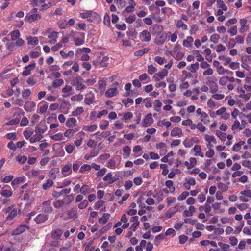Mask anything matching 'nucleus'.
<instances>
[{
	"mask_svg": "<svg viewBox=\"0 0 251 251\" xmlns=\"http://www.w3.org/2000/svg\"><path fill=\"white\" fill-rule=\"evenodd\" d=\"M80 17L82 18H87L89 22H98L100 20V16L95 12L89 10L84 11L80 13Z\"/></svg>",
	"mask_w": 251,
	"mask_h": 251,
	"instance_id": "nucleus-1",
	"label": "nucleus"
},
{
	"mask_svg": "<svg viewBox=\"0 0 251 251\" xmlns=\"http://www.w3.org/2000/svg\"><path fill=\"white\" fill-rule=\"evenodd\" d=\"M71 85L75 87L76 90H81L86 88L83 83V78L80 76H76L71 81Z\"/></svg>",
	"mask_w": 251,
	"mask_h": 251,
	"instance_id": "nucleus-2",
	"label": "nucleus"
},
{
	"mask_svg": "<svg viewBox=\"0 0 251 251\" xmlns=\"http://www.w3.org/2000/svg\"><path fill=\"white\" fill-rule=\"evenodd\" d=\"M46 2V0H33L31 4L33 6L40 7L41 10H45L49 8L51 4V3L48 2Z\"/></svg>",
	"mask_w": 251,
	"mask_h": 251,
	"instance_id": "nucleus-3",
	"label": "nucleus"
},
{
	"mask_svg": "<svg viewBox=\"0 0 251 251\" xmlns=\"http://www.w3.org/2000/svg\"><path fill=\"white\" fill-rule=\"evenodd\" d=\"M24 44V40L22 38H20L7 44V48L10 50L13 51L16 50L17 48L21 47Z\"/></svg>",
	"mask_w": 251,
	"mask_h": 251,
	"instance_id": "nucleus-4",
	"label": "nucleus"
},
{
	"mask_svg": "<svg viewBox=\"0 0 251 251\" xmlns=\"http://www.w3.org/2000/svg\"><path fill=\"white\" fill-rule=\"evenodd\" d=\"M153 121L152 114L151 113H149L143 119L141 123V126L143 127H149L153 123Z\"/></svg>",
	"mask_w": 251,
	"mask_h": 251,
	"instance_id": "nucleus-5",
	"label": "nucleus"
},
{
	"mask_svg": "<svg viewBox=\"0 0 251 251\" xmlns=\"http://www.w3.org/2000/svg\"><path fill=\"white\" fill-rule=\"evenodd\" d=\"M35 62L33 61L27 66L25 67L22 72V75L25 76L29 75L31 74V71L35 68Z\"/></svg>",
	"mask_w": 251,
	"mask_h": 251,
	"instance_id": "nucleus-6",
	"label": "nucleus"
},
{
	"mask_svg": "<svg viewBox=\"0 0 251 251\" xmlns=\"http://www.w3.org/2000/svg\"><path fill=\"white\" fill-rule=\"evenodd\" d=\"M139 38L143 42H149L151 39V34L148 30H144L140 33Z\"/></svg>",
	"mask_w": 251,
	"mask_h": 251,
	"instance_id": "nucleus-7",
	"label": "nucleus"
},
{
	"mask_svg": "<svg viewBox=\"0 0 251 251\" xmlns=\"http://www.w3.org/2000/svg\"><path fill=\"white\" fill-rule=\"evenodd\" d=\"M95 99L94 94L92 91L89 92L85 95L84 99L85 103L87 105L93 104L95 102Z\"/></svg>",
	"mask_w": 251,
	"mask_h": 251,
	"instance_id": "nucleus-8",
	"label": "nucleus"
},
{
	"mask_svg": "<svg viewBox=\"0 0 251 251\" xmlns=\"http://www.w3.org/2000/svg\"><path fill=\"white\" fill-rule=\"evenodd\" d=\"M71 108L70 103L66 101H63L60 105V109L61 112L67 114Z\"/></svg>",
	"mask_w": 251,
	"mask_h": 251,
	"instance_id": "nucleus-9",
	"label": "nucleus"
},
{
	"mask_svg": "<svg viewBox=\"0 0 251 251\" xmlns=\"http://www.w3.org/2000/svg\"><path fill=\"white\" fill-rule=\"evenodd\" d=\"M168 71L167 70L164 69L157 73L154 75L153 78L155 81H159L161 79H163L168 75Z\"/></svg>",
	"mask_w": 251,
	"mask_h": 251,
	"instance_id": "nucleus-10",
	"label": "nucleus"
},
{
	"mask_svg": "<svg viewBox=\"0 0 251 251\" xmlns=\"http://www.w3.org/2000/svg\"><path fill=\"white\" fill-rule=\"evenodd\" d=\"M41 18V16L39 14L35 13L26 15L25 18V20L29 23H32L33 21H38L40 20Z\"/></svg>",
	"mask_w": 251,
	"mask_h": 251,
	"instance_id": "nucleus-11",
	"label": "nucleus"
},
{
	"mask_svg": "<svg viewBox=\"0 0 251 251\" xmlns=\"http://www.w3.org/2000/svg\"><path fill=\"white\" fill-rule=\"evenodd\" d=\"M71 189L70 188L63 189L59 192L54 190L52 191V196L54 198H57L60 197L61 196H62L63 194H67L70 193L71 192Z\"/></svg>",
	"mask_w": 251,
	"mask_h": 251,
	"instance_id": "nucleus-12",
	"label": "nucleus"
},
{
	"mask_svg": "<svg viewBox=\"0 0 251 251\" xmlns=\"http://www.w3.org/2000/svg\"><path fill=\"white\" fill-rule=\"evenodd\" d=\"M36 106V103L32 101L26 102L24 105V109L27 112H31L34 110Z\"/></svg>",
	"mask_w": 251,
	"mask_h": 251,
	"instance_id": "nucleus-13",
	"label": "nucleus"
},
{
	"mask_svg": "<svg viewBox=\"0 0 251 251\" xmlns=\"http://www.w3.org/2000/svg\"><path fill=\"white\" fill-rule=\"evenodd\" d=\"M27 227V226L25 224L21 225L12 231V235H18L24 232Z\"/></svg>",
	"mask_w": 251,
	"mask_h": 251,
	"instance_id": "nucleus-14",
	"label": "nucleus"
},
{
	"mask_svg": "<svg viewBox=\"0 0 251 251\" xmlns=\"http://www.w3.org/2000/svg\"><path fill=\"white\" fill-rule=\"evenodd\" d=\"M78 37H75L74 39L75 45L76 46H80L84 43L85 34L84 33H79Z\"/></svg>",
	"mask_w": 251,
	"mask_h": 251,
	"instance_id": "nucleus-15",
	"label": "nucleus"
},
{
	"mask_svg": "<svg viewBox=\"0 0 251 251\" xmlns=\"http://www.w3.org/2000/svg\"><path fill=\"white\" fill-rule=\"evenodd\" d=\"M42 209L46 213L51 212L53 209L51 206V201L48 200L44 201L42 204Z\"/></svg>",
	"mask_w": 251,
	"mask_h": 251,
	"instance_id": "nucleus-16",
	"label": "nucleus"
},
{
	"mask_svg": "<svg viewBox=\"0 0 251 251\" xmlns=\"http://www.w3.org/2000/svg\"><path fill=\"white\" fill-rule=\"evenodd\" d=\"M247 21L245 19H242L240 20L241 27L239 29L240 32L243 33L249 30V26L247 25Z\"/></svg>",
	"mask_w": 251,
	"mask_h": 251,
	"instance_id": "nucleus-17",
	"label": "nucleus"
},
{
	"mask_svg": "<svg viewBox=\"0 0 251 251\" xmlns=\"http://www.w3.org/2000/svg\"><path fill=\"white\" fill-rule=\"evenodd\" d=\"M193 151L195 152L194 155L196 156H200L202 158L204 157V154L202 152L201 146L199 145H196L194 146Z\"/></svg>",
	"mask_w": 251,
	"mask_h": 251,
	"instance_id": "nucleus-18",
	"label": "nucleus"
},
{
	"mask_svg": "<svg viewBox=\"0 0 251 251\" xmlns=\"http://www.w3.org/2000/svg\"><path fill=\"white\" fill-rule=\"evenodd\" d=\"M183 135L182 129L179 127L174 128L171 132V135L172 137L178 136V137H180L182 136Z\"/></svg>",
	"mask_w": 251,
	"mask_h": 251,
	"instance_id": "nucleus-19",
	"label": "nucleus"
},
{
	"mask_svg": "<svg viewBox=\"0 0 251 251\" xmlns=\"http://www.w3.org/2000/svg\"><path fill=\"white\" fill-rule=\"evenodd\" d=\"M169 54L171 55L175 59L180 60L184 56V53L180 51L175 52V51H169Z\"/></svg>",
	"mask_w": 251,
	"mask_h": 251,
	"instance_id": "nucleus-20",
	"label": "nucleus"
},
{
	"mask_svg": "<svg viewBox=\"0 0 251 251\" xmlns=\"http://www.w3.org/2000/svg\"><path fill=\"white\" fill-rule=\"evenodd\" d=\"M72 87L69 85H66L62 89V92L63 93L62 96L64 98H67L72 94Z\"/></svg>",
	"mask_w": 251,
	"mask_h": 251,
	"instance_id": "nucleus-21",
	"label": "nucleus"
},
{
	"mask_svg": "<svg viewBox=\"0 0 251 251\" xmlns=\"http://www.w3.org/2000/svg\"><path fill=\"white\" fill-rule=\"evenodd\" d=\"M61 172L64 176H66L70 175L72 173L71 164H70L65 165L62 168Z\"/></svg>",
	"mask_w": 251,
	"mask_h": 251,
	"instance_id": "nucleus-22",
	"label": "nucleus"
},
{
	"mask_svg": "<svg viewBox=\"0 0 251 251\" xmlns=\"http://www.w3.org/2000/svg\"><path fill=\"white\" fill-rule=\"evenodd\" d=\"M118 94V90L116 88L108 89L105 93V95L107 98H111Z\"/></svg>",
	"mask_w": 251,
	"mask_h": 251,
	"instance_id": "nucleus-23",
	"label": "nucleus"
},
{
	"mask_svg": "<svg viewBox=\"0 0 251 251\" xmlns=\"http://www.w3.org/2000/svg\"><path fill=\"white\" fill-rule=\"evenodd\" d=\"M50 137L52 140H53L55 141H60L64 139L63 134L61 132H59L55 134H51L50 135Z\"/></svg>",
	"mask_w": 251,
	"mask_h": 251,
	"instance_id": "nucleus-24",
	"label": "nucleus"
},
{
	"mask_svg": "<svg viewBox=\"0 0 251 251\" xmlns=\"http://www.w3.org/2000/svg\"><path fill=\"white\" fill-rule=\"evenodd\" d=\"M95 190L94 189H90L88 185H83L80 190V192L83 195H86L88 193H91L94 192Z\"/></svg>",
	"mask_w": 251,
	"mask_h": 251,
	"instance_id": "nucleus-25",
	"label": "nucleus"
},
{
	"mask_svg": "<svg viewBox=\"0 0 251 251\" xmlns=\"http://www.w3.org/2000/svg\"><path fill=\"white\" fill-rule=\"evenodd\" d=\"M244 126H242L239 121L235 120L232 126L231 129L232 130H241L244 128Z\"/></svg>",
	"mask_w": 251,
	"mask_h": 251,
	"instance_id": "nucleus-26",
	"label": "nucleus"
},
{
	"mask_svg": "<svg viewBox=\"0 0 251 251\" xmlns=\"http://www.w3.org/2000/svg\"><path fill=\"white\" fill-rule=\"evenodd\" d=\"M245 144V142L243 141H240L235 143L232 148V151L234 152H238Z\"/></svg>",
	"mask_w": 251,
	"mask_h": 251,
	"instance_id": "nucleus-27",
	"label": "nucleus"
},
{
	"mask_svg": "<svg viewBox=\"0 0 251 251\" xmlns=\"http://www.w3.org/2000/svg\"><path fill=\"white\" fill-rule=\"evenodd\" d=\"M76 122L77 121L75 118H70L66 122V126L67 127H73L76 125Z\"/></svg>",
	"mask_w": 251,
	"mask_h": 251,
	"instance_id": "nucleus-28",
	"label": "nucleus"
},
{
	"mask_svg": "<svg viewBox=\"0 0 251 251\" xmlns=\"http://www.w3.org/2000/svg\"><path fill=\"white\" fill-rule=\"evenodd\" d=\"M27 44L28 45H31L36 46L39 43V40L36 37H33L31 36H29L27 37Z\"/></svg>",
	"mask_w": 251,
	"mask_h": 251,
	"instance_id": "nucleus-29",
	"label": "nucleus"
},
{
	"mask_svg": "<svg viewBox=\"0 0 251 251\" xmlns=\"http://www.w3.org/2000/svg\"><path fill=\"white\" fill-rule=\"evenodd\" d=\"M119 165V163H117L114 159H111L108 161L106 166L111 169H115L118 167Z\"/></svg>",
	"mask_w": 251,
	"mask_h": 251,
	"instance_id": "nucleus-30",
	"label": "nucleus"
},
{
	"mask_svg": "<svg viewBox=\"0 0 251 251\" xmlns=\"http://www.w3.org/2000/svg\"><path fill=\"white\" fill-rule=\"evenodd\" d=\"M0 194L2 196L5 198H9L12 196V192L10 189H5L3 188L0 191Z\"/></svg>",
	"mask_w": 251,
	"mask_h": 251,
	"instance_id": "nucleus-31",
	"label": "nucleus"
},
{
	"mask_svg": "<svg viewBox=\"0 0 251 251\" xmlns=\"http://www.w3.org/2000/svg\"><path fill=\"white\" fill-rule=\"evenodd\" d=\"M25 179V177H19L15 178L11 182V185L13 187L18 185V184L23 183Z\"/></svg>",
	"mask_w": 251,
	"mask_h": 251,
	"instance_id": "nucleus-32",
	"label": "nucleus"
},
{
	"mask_svg": "<svg viewBox=\"0 0 251 251\" xmlns=\"http://www.w3.org/2000/svg\"><path fill=\"white\" fill-rule=\"evenodd\" d=\"M48 217L45 214H39L35 218V221L37 223H41L45 222L47 220Z\"/></svg>",
	"mask_w": 251,
	"mask_h": 251,
	"instance_id": "nucleus-33",
	"label": "nucleus"
},
{
	"mask_svg": "<svg viewBox=\"0 0 251 251\" xmlns=\"http://www.w3.org/2000/svg\"><path fill=\"white\" fill-rule=\"evenodd\" d=\"M193 41V38L192 37L188 36L186 39L183 40V45L185 47L189 48L191 46Z\"/></svg>",
	"mask_w": 251,
	"mask_h": 251,
	"instance_id": "nucleus-34",
	"label": "nucleus"
},
{
	"mask_svg": "<svg viewBox=\"0 0 251 251\" xmlns=\"http://www.w3.org/2000/svg\"><path fill=\"white\" fill-rule=\"evenodd\" d=\"M195 138H193L192 139H188L186 138L183 142V145L184 146L185 148H190L192 147L194 144L193 139Z\"/></svg>",
	"mask_w": 251,
	"mask_h": 251,
	"instance_id": "nucleus-35",
	"label": "nucleus"
},
{
	"mask_svg": "<svg viewBox=\"0 0 251 251\" xmlns=\"http://www.w3.org/2000/svg\"><path fill=\"white\" fill-rule=\"evenodd\" d=\"M104 181L107 182L109 184H112L115 181L114 177H113L111 173H107L103 178Z\"/></svg>",
	"mask_w": 251,
	"mask_h": 251,
	"instance_id": "nucleus-36",
	"label": "nucleus"
},
{
	"mask_svg": "<svg viewBox=\"0 0 251 251\" xmlns=\"http://www.w3.org/2000/svg\"><path fill=\"white\" fill-rule=\"evenodd\" d=\"M53 183L52 180L48 179L47 180L46 182L43 184L42 188L44 190H47L53 185Z\"/></svg>",
	"mask_w": 251,
	"mask_h": 251,
	"instance_id": "nucleus-37",
	"label": "nucleus"
},
{
	"mask_svg": "<svg viewBox=\"0 0 251 251\" xmlns=\"http://www.w3.org/2000/svg\"><path fill=\"white\" fill-rule=\"evenodd\" d=\"M43 138V136H40L38 134L32 135L31 137L29 139V142L31 143H34L36 142L40 141Z\"/></svg>",
	"mask_w": 251,
	"mask_h": 251,
	"instance_id": "nucleus-38",
	"label": "nucleus"
},
{
	"mask_svg": "<svg viewBox=\"0 0 251 251\" xmlns=\"http://www.w3.org/2000/svg\"><path fill=\"white\" fill-rule=\"evenodd\" d=\"M62 232L61 230L56 229L53 231L51 234V237L54 239H59L61 237Z\"/></svg>",
	"mask_w": 251,
	"mask_h": 251,
	"instance_id": "nucleus-39",
	"label": "nucleus"
},
{
	"mask_svg": "<svg viewBox=\"0 0 251 251\" xmlns=\"http://www.w3.org/2000/svg\"><path fill=\"white\" fill-rule=\"evenodd\" d=\"M84 111V108L82 107H78L75 110L72 112V115L73 116L77 117Z\"/></svg>",
	"mask_w": 251,
	"mask_h": 251,
	"instance_id": "nucleus-40",
	"label": "nucleus"
},
{
	"mask_svg": "<svg viewBox=\"0 0 251 251\" xmlns=\"http://www.w3.org/2000/svg\"><path fill=\"white\" fill-rule=\"evenodd\" d=\"M110 215L108 213H104L102 217L99 218V222L100 224H104L106 223L109 219Z\"/></svg>",
	"mask_w": 251,
	"mask_h": 251,
	"instance_id": "nucleus-41",
	"label": "nucleus"
},
{
	"mask_svg": "<svg viewBox=\"0 0 251 251\" xmlns=\"http://www.w3.org/2000/svg\"><path fill=\"white\" fill-rule=\"evenodd\" d=\"M205 140L207 142L213 143V144H217L216 139L214 136L206 134L205 135Z\"/></svg>",
	"mask_w": 251,
	"mask_h": 251,
	"instance_id": "nucleus-42",
	"label": "nucleus"
},
{
	"mask_svg": "<svg viewBox=\"0 0 251 251\" xmlns=\"http://www.w3.org/2000/svg\"><path fill=\"white\" fill-rule=\"evenodd\" d=\"M11 36V40L12 41H14L15 40L20 39V33L19 30H15L11 32L10 33Z\"/></svg>",
	"mask_w": 251,
	"mask_h": 251,
	"instance_id": "nucleus-43",
	"label": "nucleus"
},
{
	"mask_svg": "<svg viewBox=\"0 0 251 251\" xmlns=\"http://www.w3.org/2000/svg\"><path fill=\"white\" fill-rule=\"evenodd\" d=\"M166 186L170 189V192L173 193L175 191V188L173 186L174 183L172 180H168L165 182Z\"/></svg>",
	"mask_w": 251,
	"mask_h": 251,
	"instance_id": "nucleus-44",
	"label": "nucleus"
},
{
	"mask_svg": "<svg viewBox=\"0 0 251 251\" xmlns=\"http://www.w3.org/2000/svg\"><path fill=\"white\" fill-rule=\"evenodd\" d=\"M244 226V221H242L238 223L237 226L236 227V229L234 232V233L236 234H239L242 230L243 226Z\"/></svg>",
	"mask_w": 251,
	"mask_h": 251,
	"instance_id": "nucleus-45",
	"label": "nucleus"
},
{
	"mask_svg": "<svg viewBox=\"0 0 251 251\" xmlns=\"http://www.w3.org/2000/svg\"><path fill=\"white\" fill-rule=\"evenodd\" d=\"M221 203L219 202H215L212 204V208L217 213H223L224 212V210L221 209Z\"/></svg>",
	"mask_w": 251,
	"mask_h": 251,
	"instance_id": "nucleus-46",
	"label": "nucleus"
},
{
	"mask_svg": "<svg viewBox=\"0 0 251 251\" xmlns=\"http://www.w3.org/2000/svg\"><path fill=\"white\" fill-rule=\"evenodd\" d=\"M241 92H243V93L239 95V98L243 99L245 101H248L251 96V93H245V91L243 90H242Z\"/></svg>",
	"mask_w": 251,
	"mask_h": 251,
	"instance_id": "nucleus-47",
	"label": "nucleus"
},
{
	"mask_svg": "<svg viewBox=\"0 0 251 251\" xmlns=\"http://www.w3.org/2000/svg\"><path fill=\"white\" fill-rule=\"evenodd\" d=\"M15 159L20 164H24L27 160V157L25 155H18L16 157Z\"/></svg>",
	"mask_w": 251,
	"mask_h": 251,
	"instance_id": "nucleus-48",
	"label": "nucleus"
},
{
	"mask_svg": "<svg viewBox=\"0 0 251 251\" xmlns=\"http://www.w3.org/2000/svg\"><path fill=\"white\" fill-rule=\"evenodd\" d=\"M83 99V95L82 94L75 95L71 97V100L72 101H81Z\"/></svg>",
	"mask_w": 251,
	"mask_h": 251,
	"instance_id": "nucleus-49",
	"label": "nucleus"
},
{
	"mask_svg": "<svg viewBox=\"0 0 251 251\" xmlns=\"http://www.w3.org/2000/svg\"><path fill=\"white\" fill-rule=\"evenodd\" d=\"M216 135L222 141H225L226 138V135L225 133L219 130L216 131Z\"/></svg>",
	"mask_w": 251,
	"mask_h": 251,
	"instance_id": "nucleus-50",
	"label": "nucleus"
},
{
	"mask_svg": "<svg viewBox=\"0 0 251 251\" xmlns=\"http://www.w3.org/2000/svg\"><path fill=\"white\" fill-rule=\"evenodd\" d=\"M217 187L221 192H223L226 191L228 189V186L227 185L222 182L218 183Z\"/></svg>",
	"mask_w": 251,
	"mask_h": 251,
	"instance_id": "nucleus-51",
	"label": "nucleus"
},
{
	"mask_svg": "<svg viewBox=\"0 0 251 251\" xmlns=\"http://www.w3.org/2000/svg\"><path fill=\"white\" fill-rule=\"evenodd\" d=\"M18 214V211L17 209L14 208L10 212L8 216L7 217V220H11L14 219Z\"/></svg>",
	"mask_w": 251,
	"mask_h": 251,
	"instance_id": "nucleus-52",
	"label": "nucleus"
},
{
	"mask_svg": "<svg viewBox=\"0 0 251 251\" xmlns=\"http://www.w3.org/2000/svg\"><path fill=\"white\" fill-rule=\"evenodd\" d=\"M218 245L221 247L222 251H230V246L228 244L220 242L218 243Z\"/></svg>",
	"mask_w": 251,
	"mask_h": 251,
	"instance_id": "nucleus-53",
	"label": "nucleus"
},
{
	"mask_svg": "<svg viewBox=\"0 0 251 251\" xmlns=\"http://www.w3.org/2000/svg\"><path fill=\"white\" fill-rule=\"evenodd\" d=\"M74 199V195L73 194H70L66 196L63 198V201H64V204H69L73 201Z\"/></svg>",
	"mask_w": 251,
	"mask_h": 251,
	"instance_id": "nucleus-54",
	"label": "nucleus"
},
{
	"mask_svg": "<svg viewBox=\"0 0 251 251\" xmlns=\"http://www.w3.org/2000/svg\"><path fill=\"white\" fill-rule=\"evenodd\" d=\"M166 39V35H162L158 36L156 38V43L158 45H161L165 41Z\"/></svg>",
	"mask_w": 251,
	"mask_h": 251,
	"instance_id": "nucleus-55",
	"label": "nucleus"
},
{
	"mask_svg": "<svg viewBox=\"0 0 251 251\" xmlns=\"http://www.w3.org/2000/svg\"><path fill=\"white\" fill-rule=\"evenodd\" d=\"M149 50V49L145 48L142 50H138L134 52V55L136 56H141L146 53H147Z\"/></svg>",
	"mask_w": 251,
	"mask_h": 251,
	"instance_id": "nucleus-56",
	"label": "nucleus"
},
{
	"mask_svg": "<svg viewBox=\"0 0 251 251\" xmlns=\"http://www.w3.org/2000/svg\"><path fill=\"white\" fill-rule=\"evenodd\" d=\"M57 25L60 29H65L67 28V24L65 20H60L57 22Z\"/></svg>",
	"mask_w": 251,
	"mask_h": 251,
	"instance_id": "nucleus-57",
	"label": "nucleus"
},
{
	"mask_svg": "<svg viewBox=\"0 0 251 251\" xmlns=\"http://www.w3.org/2000/svg\"><path fill=\"white\" fill-rule=\"evenodd\" d=\"M208 119V115L204 112L201 115V121L205 124H206L209 122V120Z\"/></svg>",
	"mask_w": 251,
	"mask_h": 251,
	"instance_id": "nucleus-58",
	"label": "nucleus"
},
{
	"mask_svg": "<svg viewBox=\"0 0 251 251\" xmlns=\"http://www.w3.org/2000/svg\"><path fill=\"white\" fill-rule=\"evenodd\" d=\"M176 26L177 28H180L183 30L187 29V25L181 20H179L177 22Z\"/></svg>",
	"mask_w": 251,
	"mask_h": 251,
	"instance_id": "nucleus-59",
	"label": "nucleus"
},
{
	"mask_svg": "<svg viewBox=\"0 0 251 251\" xmlns=\"http://www.w3.org/2000/svg\"><path fill=\"white\" fill-rule=\"evenodd\" d=\"M154 61L156 62L159 65H163L167 62L166 59L164 57L160 56H156L154 58Z\"/></svg>",
	"mask_w": 251,
	"mask_h": 251,
	"instance_id": "nucleus-60",
	"label": "nucleus"
},
{
	"mask_svg": "<svg viewBox=\"0 0 251 251\" xmlns=\"http://www.w3.org/2000/svg\"><path fill=\"white\" fill-rule=\"evenodd\" d=\"M199 64L196 62L194 64H191L190 66L187 67V69L192 72H196L199 68Z\"/></svg>",
	"mask_w": 251,
	"mask_h": 251,
	"instance_id": "nucleus-61",
	"label": "nucleus"
},
{
	"mask_svg": "<svg viewBox=\"0 0 251 251\" xmlns=\"http://www.w3.org/2000/svg\"><path fill=\"white\" fill-rule=\"evenodd\" d=\"M33 131L30 130L25 129L23 132V135L26 140H29L30 138L31 137L32 135H33Z\"/></svg>",
	"mask_w": 251,
	"mask_h": 251,
	"instance_id": "nucleus-62",
	"label": "nucleus"
},
{
	"mask_svg": "<svg viewBox=\"0 0 251 251\" xmlns=\"http://www.w3.org/2000/svg\"><path fill=\"white\" fill-rule=\"evenodd\" d=\"M109 125V122L107 120L102 121L99 124L100 128L102 130H105Z\"/></svg>",
	"mask_w": 251,
	"mask_h": 251,
	"instance_id": "nucleus-63",
	"label": "nucleus"
},
{
	"mask_svg": "<svg viewBox=\"0 0 251 251\" xmlns=\"http://www.w3.org/2000/svg\"><path fill=\"white\" fill-rule=\"evenodd\" d=\"M236 206L241 211H243L248 208L249 204L245 203H242L239 204H236Z\"/></svg>",
	"mask_w": 251,
	"mask_h": 251,
	"instance_id": "nucleus-64",
	"label": "nucleus"
}]
</instances>
